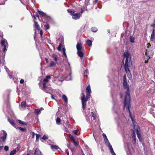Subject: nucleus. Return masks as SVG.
<instances>
[{
  "label": "nucleus",
  "instance_id": "obj_20",
  "mask_svg": "<svg viewBox=\"0 0 155 155\" xmlns=\"http://www.w3.org/2000/svg\"><path fill=\"white\" fill-rule=\"evenodd\" d=\"M26 102L25 101H23L22 102L21 104V106L22 108H24L26 107Z\"/></svg>",
  "mask_w": 155,
  "mask_h": 155
},
{
  "label": "nucleus",
  "instance_id": "obj_45",
  "mask_svg": "<svg viewBox=\"0 0 155 155\" xmlns=\"http://www.w3.org/2000/svg\"><path fill=\"white\" fill-rule=\"evenodd\" d=\"M102 135H103V137H104V140L105 139H106V138H107V136H106V134H104V133H103V134Z\"/></svg>",
  "mask_w": 155,
  "mask_h": 155
},
{
  "label": "nucleus",
  "instance_id": "obj_54",
  "mask_svg": "<svg viewBox=\"0 0 155 155\" xmlns=\"http://www.w3.org/2000/svg\"><path fill=\"white\" fill-rule=\"evenodd\" d=\"M6 72H7V74H9V70L8 69H6Z\"/></svg>",
  "mask_w": 155,
  "mask_h": 155
},
{
  "label": "nucleus",
  "instance_id": "obj_32",
  "mask_svg": "<svg viewBox=\"0 0 155 155\" xmlns=\"http://www.w3.org/2000/svg\"><path fill=\"white\" fill-rule=\"evenodd\" d=\"M63 52V54L64 55L66 58H67V55L65 53V49L64 48H63L62 49Z\"/></svg>",
  "mask_w": 155,
  "mask_h": 155
},
{
  "label": "nucleus",
  "instance_id": "obj_15",
  "mask_svg": "<svg viewBox=\"0 0 155 155\" xmlns=\"http://www.w3.org/2000/svg\"><path fill=\"white\" fill-rule=\"evenodd\" d=\"M34 154L35 155H41V152L37 148L35 150Z\"/></svg>",
  "mask_w": 155,
  "mask_h": 155
},
{
  "label": "nucleus",
  "instance_id": "obj_39",
  "mask_svg": "<svg viewBox=\"0 0 155 155\" xmlns=\"http://www.w3.org/2000/svg\"><path fill=\"white\" fill-rule=\"evenodd\" d=\"M33 17H34L35 19H36V17H37L39 19V16L38 15V13L37 12L36 13L35 15H34L33 16Z\"/></svg>",
  "mask_w": 155,
  "mask_h": 155
},
{
  "label": "nucleus",
  "instance_id": "obj_62",
  "mask_svg": "<svg viewBox=\"0 0 155 155\" xmlns=\"http://www.w3.org/2000/svg\"><path fill=\"white\" fill-rule=\"evenodd\" d=\"M51 97L52 98L54 99L53 96L52 95H51Z\"/></svg>",
  "mask_w": 155,
  "mask_h": 155
},
{
  "label": "nucleus",
  "instance_id": "obj_33",
  "mask_svg": "<svg viewBox=\"0 0 155 155\" xmlns=\"http://www.w3.org/2000/svg\"><path fill=\"white\" fill-rule=\"evenodd\" d=\"M18 129H19L21 131L25 132L26 131V129L24 128H22L21 127H18Z\"/></svg>",
  "mask_w": 155,
  "mask_h": 155
},
{
  "label": "nucleus",
  "instance_id": "obj_27",
  "mask_svg": "<svg viewBox=\"0 0 155 155\" xmlns=\"http://www.w3.org/2000/svg\"><path fill=\"white\" fill-rule=\"evenodd\" d=\"M41 110L36 109L35 110V113L37 114H39L41 113Z\"/></svg>",
  "mask_w": 155,
  "mask_h": 155
},
{
  "label": "nucleus",
  "instance_id": "obj_21",
  "mask_svg": "<svg viewBox=\"0 0 155 155\" xmlns=\"http://www.w3.org/2000/svg\"><path fill=\"white\" fill-rule=\"evenodd\" d=\"M67 11L68 12V13H70L71 14V15H72H72H73V14L74 13V10H73L69 9H68Z\"/></svg>",
  "mask_w": 155,
  "mask_h": 155
},
{
  "label": "nucleus",
  "instance_id": "obj_2",
  "mask_svg": "<svg viewBox=\"0 0 155 155\" xmlns=\"http://www.w3.org/2000/svg\"><path fill=\"white\" fill-rule=\"evenodd\" d=\"M124 56L126 58L124 65V69L126 73H130V69L132 68V63L131 59V55L128 51H125Z\"/></svg>",
  "mask_w": 155,
  "mask_h": 155
},
{
  "label": "nucleus",
  "instance_id": "obj_28",
  "mask_svg": "<svg viewBox=\"0 0 155 155\" xmlns=\"http://www.w3.org/2000/svg\"><path fill=\"white\" fill-rule=\"evenodd\" d=\"M56 63H56V62H54L53 61H51L50 64V67L54 66L56 64Z\"/></svg>",
  "mask_w": 155,
  "mask_h": 155
},
{
  "label": "nucleus",
  "instance_id": "obj_4",
  "mask_svg": "<svg viewBox=\"0 0 155 155\" xmlns=\"http://www.w3.org/2000/svg\"><path fill=\"white\" fill-rule=\"evenodd\" d=\"M81 100L82 104V108L83 110H85L86 107V103L90 97L87 95L86 97H85V95L84 93H82L81 94Z\"/></svg>",
  "mask_w": 155,
  "mask_h": 155
},
{
  "label": "nucleus",
  "instance_id": "obj_47",
  "mask_svg": "<svg viewBox=\"0 0 155 155\" xmlns=\"http://www.w3.org/2000/svg\"><path fill=\"white\" fill-rule=\"evenodd\" d=\"M70 124H69V122L68 121H67L66 122V126L68 127V128L69 127V126H70Z\"/></svg>",
  "mask_w": 155,
  "mask_h": 155
},
{
  "label": "nucleus",
  "instance_id": "obj_43",
  "mask_svg": "<svg viewBox=\"0 0 155 155\" xmlns=\"http://www.w3.org/2000/svg\"><path fill=\"white\" fill-rule=\"evenodd\" d=\"M155 33H152L151 35V39H153L154 38V36H155Z\"/></svg>",
  "mask_w": 155,
  "mask_h": 155
},
{
  "label": "nucleus",
  "instance_id": "obj_61",
  "mask_svg": "<svg viewBox=\"0 0 155 155\" xmlns=\"http://www.w3.org/2000/svg\"><path fill=\"white\" fill-rule=\"evenodd\" d=\"M17 150L18 151V150H19V148H18V147H17Z\"/></svg>",
  "mask_w": 155,
  "mask_h": 155
},
{
  "label": "nucleus",
  "instance_id": "obj_42",
  "mask_svg": "<svg viewBox=\"0 0 155 155\" xmlns=\"http://www.w3.org/2000/svg\"><path fill=\"white\" fill-rule=\"evenodd\" d=\"M78 131V130H74L73 131V133L75 135H77V132Z\"/></svg>",
  "mask_w": 155,
  "mask_h": 155
},
{
  "label": "nucleus",
  "instance_id": "obj_57",
  "mask_svg": "<svg viewBox=\"0 0 155 155\" xmlns=\"http://www.w3.org/2000/svg\"><path fill=\"white\" fill-rule=\"evenodd\" d=\"M154 32H155V29H153L152 33H155Z\"/></svg>",
  "mask_w": 155,
  "mask_h": 155
},
{
  "label": "nucleus",
  "instance_id": "obj_34",
  "mask_svg": "<svg viewBox=\"0 0 155 155\" xmlns=\"http://www.w3.org/2000/svg\"><path fill=\"white\" fill-rule=\"evenodd\" d=\"M35 135L36 136V140L38 141L39 140V138L40 137V135L38 134H36Z\"/></svg>",
  "mask_w": 155,
  "mask_h": 155
},
{
  "label": "nucleus",
  "instance_id": "obj_5",
  "mask_svg": "<svg viewBox=\"0 0 155 155\" xmlns=\"http://www.w3.org/2000/svg\"><path fill=\"white\" fill-rule=\"evenodd\" d=\"M129 113L130 117L131 119L133 121V124H134V122H133V118L131 116L130 113ZM134 129L136 130V132L137 133V136L139 138V139L140 141H142V138H141V134L140 133V129L139 127L137 126L136 127V126L134 125Z\"/></svg>",
  "mask_w": 155,
  "mask_h": 155
},
{
  "label": "nucleus",
  "instance_id": "obj_24",
  "mask_svg": "<svg viewBox=\"0 0 155 155\" xmlns=\"http://www.w3.org/2000/svg\"><path fill=\"white\" fill-rule=\"evenodd\" d=\"M130 41L131 43L134 42V38L132 36H130Z\"/></svg>",
  "mask_w": 155,
  "mask_h": 155
},
{
  "label": "nucleus",
  "instance_id": "obj_38",
  "mask_svg": "<svg viewBox=\"0 0 155 155\" xmlns=\"http://www.w3.org/2000/svg\"><path fill=\"white\" fill-rule=\"evenodd\" d=\"M49 25L48 24H47L45 25V27L46 29H48L49 28Z\"/></svg>",
  "mask_w": 155,
  "mask_h": 155
},
{
  "label": "nucleus",
  "instance_id": "obj_6",
  "mask_svg": "<svg viewBox=\"0 0 155 155\" xmlns=\"http://www.w3.org/2000/svg\"><path fill=\"white\" fill-rule=\"evenodd\" d=\"M1 44L2 45L3 47V51L5 52L7 50V48L8 46L7 41L5 39H3L1 40Z\"/></svg>",
  "mask_w": 155,
  "mask_h": 155
},
{
  "label": "nucleus",
  "instance_id": "obj_13",
  "mask_svg": "<svg viewBox=\"0 0 155 155\" xmlns=\"http://www.w3.org/2000/svg\"><path fill=\"white\" fill-rule=\"evenodd\" d=\"M77 51H80L82 50V46L81 43H78L77 45Z\"/></svg>",
  "mask_w": 155,
  "mask_h": 155
},
{
  "label": "nucleus",
  "instance_id": "obj_11",
  "mask_svg": "<svg viewBox=\"0 0 155 155\" xmlns=\"http://www.w3.org/2000/svg\"><path fill=\"white\" fill-rule=\"evenodd\" d=\"M91 92V91L90 88V85H88L86 88V92L87 95H88L90 97Z\"/></svg>",
  "mask_w": 155,
  "mask_h": 155
},
{
  "label": "nucleus",
  "instance_id": "obj_8",
  "mask_svg": "<svg viewBox=\"0 0 155 155\" xmlns=\"http://www.w3.org/2000/svg\"><path fill=\"white\" fill-rule=\"evenodd\" d=\"M3 132V136L0 138V141L1 142H4L7 138V134L5 131L2 130Z\"/></svg>",
  "mask_w": 155,
  "mask_h": 155
},
{
  "label": "nucleus",
  "instance_id": "obj_10",
  "mask_svg": "<svg viewBox=\"0 0 155 155\" xmlns=\"http://www.w3.org/2000/svg\"><path fill=\"white\" fill-rule=\"evenodd\" d=\"M104 141L105 142L107 146L109 148L110 150L111 149L112 150V146L110 144L108 139L107 138H106L104 140Z\"/></svg>",
  "mask_w": 155,
  "mask_h": 155
},
{
  "label": "nucleus",
  "instance_id": "obj_22",
  "mask_svg": "<svg viewBox=\"0 0 155 155\" xmlns=\"http://www.w3.org/2000/svg\"><path fill=\"white\" fill-rule=\"evenodd\" d=\"M17 152V150L16 149L13 150L11 151L9 155H14Z\"/></svg>",
  "mask_w": 155,
  "mask_h": 155
},
{
  "label": "nucleus",
  "instance_id": "obj_30",
  "mask_svg": "<svg viewBox=\"0 0 155 155\" xmlns=\"http://www.w3.org/2000/svg\"><path fill=\"white\" fill-rule=\"evenodd\" d=\"M97 30V28L96 27H92L91 28V31L93 32H95Z\"/></svg>",
  "mask_w": 155,
  "mask_h": 155
},
{
  "label": "nucleus",
  "instance_id": "obj_44",
  "mask_svg": "<svg viewBox=\"0 0 155 155\" xmlns=\"http://www.w3.org/2000/svg\"><path fill=\"white\" fill-rule=\"evenodd\" d=\"M4 149L6 151H7L8 150V147L7 146H5L4 147Z\"/></svg>",
  "mask_w": 155,
  "mask_h": 155
},
{
  "label": "nucleus",
  "instance_id": "obj_63",
  "mask_svg": "<svg viewBox=\"0 0 155 155\" xmlns=\"http://www.w3.org/2000/svg\"><path fill=\"white\" fill-rule=\"evenodd\" d=\"M39 109L41 110H43V109L42 108H41Z\"/></svg>",
  "mask_w": 155,
  "mask_h": 155
},
{
  "label": "nucleus",
  "instance_id": "obj_41",
  "mask_svg": "<svg viewBox=\"0 0 155 155\" xmlns=\"http://www.w3.org/2000/svg\"><path fill=\"white\" fill-rule=\"evenodd\" d=\"M48 138V136L45 135L42 137V139L44 140L47 139Z\"/></svg>",
  "mask_w": 155,
  "mask_h": 155
},
{
  "label": "nucleus",
  "instance_id": "obj_26",
  "mask_svg": "<svg viewBox=\"0 0 155 155\" xmlns=\"http://www.w3.org/2000/svg\"><path fill=\"white\" fill-rule=\"evenodd\" d=\"M71 74H70L66 77V80L67 81L71 80Z\"/></svg>",
  "mask_w": 155,
  "mask_h": 155
},
{
  "label": "nucleus",
  "instance_id": "obj_14",
  "mask_svg": "<svg viewBox=\"0 0 155 155\" xmlns=\"http://www.w3.org/2000/svg\"><path fill=\"white\" fill-rule=\"evenodd\" d=\"M8 121L9 122V123L14 127L16 128V125L14 121L12 120H11L9 118H8Z\"/></svg>",
  "mask_w": 155,
  "mask_h": 155
},
{
  "label": "nucleus",
  "instance_id": "obj_60",
  "mask_svg": "<svg viewBox=\"0 0 155 155\" xmlns=\"http://www.w3.org/2000/svg\"><path fill=\"white\" fill-rule=\"evenodd\" d=\"M107 32H108V33H110V30H109H109H107Z\"/></svg>",
  "mask_w": 155,
  "mask_h": 155
},
{
  "label": "nucleus",
  "instance_id": "obj_17",
  "mask_svg": "<svg viewBox=\"0 0 155 155\" xmlns=\"http://www.w3.org/2000/svg\"><path fill=\"white\" fill-rule=\"evenodd\" d=\"M38 12L40 16L43 17H45L46 16L45 13H44L43 12L39 10H38Z\"/></svg>",
  "mask_w": 155,
  "mask_h": 155
},
{
  "label": "nucleus",
  "instance_id": "obj_46",
  "mask_svg": "<svg viewBox=\"0 0 155 155\" xmlns=\"http://www.w3.org/2000/svg\"><path fill=\"white\" fill-rule=\"evenodd\" d=\"M87 71H88V70L87 69H86L85 70V71L84 73V75H87Z\"/></svg>",
  "mask_w": 155,
  "mask_h": 155
},
{
  "label": "nucleus",
  "instance_id": "obj_37",
  "mask_svg": "<svg viewBox=\"0 0 155 155\" xmlns=\"http://www.w3.org/2000/svg\"><path fill=\"white\" fill-rule=\"evenodd\" d=\"M110 151L111 153L113 155H116L115 153L114 152L113 149L112 148V150L111 149L110 150Z\"/></svg>",
  "mask_w": 155,
  "mask_h": 155
},
{
  "label": "nucleus",
  "instance_id": "obj_52",
  "mask_svg": "<svg viewBox=\"0 0 155 155\" xmlns=\"http://www.w3.org/2000/svg\"><path fill=\"white\" fill-rule=\"evenodd\" d=\"M151 26L152 27H153L154 28H155V24L153 23L152 24H151Z\"/></svg>",
  "mask_w": 155,
  "mask_h": 155
},
{
  "label": "nucleus",
  "instance_id": "obj_49",
  "mask_svg": "<svg viewBox=\"0 0 155 155\" xmlns=\"http://www.w3.org/2000/svg\"><path fill=\"white\" fill-rule=\"evenodd\" d=\"M40 35H41V37H42V35H43V32H42V30H40Z\"/></svg>",
  "mask_w": 155,
  "mask_h": 155
},
{
  "label": "nucleus",
  "instance_id": "obj_55",
  "mask_svg": "<svg viewBox=\"0 0 155 155\" xmlns=\"http://www.w3.org/2000/svg\"><path fill=\"white\" fill-rule=\"evenodd\" d=\"M83 12H84V10H83V9H82V8H81V13H80V14H81V15L82 14Z\"/></svg>",
  "mask_w": 155,
  "mask_h": 155
},
{
  "label": "nucleus",
  "instance_id": "obj_58",
  "mask_svg": "<svg viewBox=\"0 0 155 155\" xmlns=\"http://www.w3.org/2000/svg\"><path fill=\"white\" fill-rule=\"evenodd\" d=\"M3 148V146H0V150H1Z\"/></svg>",
  "mask_w": 155,
  "mask_h": 155
},
{
  "label": "nucleus",
  "instance_id": "obj_18",
  "mask_svg": "<svg viewBox=\"0 0 155 155\" xmlns=\"http://www.w3.org/2000/svg\"><path fill=\"white\" fill-rule=\"evenodd\" d=\"M62 98L63 101H64L66 103H67L68 102V98L67 96L65 95H63L62 96Z\"/></svg>",
  "mask_w": 155,
  "mask_h": 155
},
{
  "label": "nucleus",
  "instance_id": "obj_7",
  "mask_svg": "<svg viewBox=\"0 0 155 155\" xmlns=\"http://www.w3.org/2000/svg\"><path fill=\"white\" fill-rule=\"evenodd\" d=\"M63 80L59 77H55L53 79L54 82L56 84L60 85L61 84Z\"/></svg>",
  "mask_w": 155,
  "mask_h": 155
},
{
  "label": "nucleus",
  "instance_id": "obj_64",
  "mask_svg": "<svg viewBox=\"0 0 155 155\" xmlns=\"http://www.w3.org/2000/svg\"><path fill=\"white\" fill-rule=\"evenodd\" d=\"M67 155H69V153H67Z\"/></svg>",
  "mask_w": 155,
  "mask_h": 155
},
{
  "label": "nucleus",
  "instance_id": "obj_40",
  "mask_svg": "<svg viewBox=\"0 0 155 155\" xmlns=\"http://www.w3.org/2000/svg\"><path fill=\"white\" fill-rule=\"evenodd\" d=\"M70 138L71 140H72V141H73V143H74V142L76 141L75 139L72 136H71Z\"/></svg>",
  "mask_w": 155,
  "mask_h": 155
},
{
  "label": "nucleus",
  "instance_id": "obj_59",
  "mask_svg": "<svg viewBox=\"0 0 155 155\" xmlns=\"http://www.w3.org/2000/svg\"><path fill=\"white\" fill-rule=\"evenodd\" d=\"M32 133H33L32 137L33 138L34 137L35 133L33 132Z\"/></svg>",
  "mask_w": 155,
  "mask_h": 155
},
{
  "label": "nucleus",
  "instance_id": "obj_3",
  "mask_svg": "<svg viewBox=\"0 0 155 155\" xmlns=\"http://www.w3.org/2000/svg\"><path fill=\"white\" fill-rule=\"evenodd\" d=\"M51 76L52 75L47 76L46 78L44 79L43 81V86L44 89L43 90H44L45 92L47 93H50V91H51V88L50 87H47V84L50 79H51Z\"/></svg>",
  "mask_w": 155,
  "mask_h": 155
},
{
  "label": "nucleus",
  "instance_id": "obj_53",
  "mask_svg": "<svg viewBox=\"0 0 155 155\" xmlns=\"http://www.w3.org/2000/svg\"><path fill=\"white\" fill-rule=\"evenodd\" d=\"M64 127L65 128V131H66V132H68V129H67V128L66 127H65V126H64Z\"/></svg>",
  "mask_w": 155,
  "mask_h": 155
},
{
  "label": "nucleus",
  "instance_id": "obj_31",
  "mask_svg": "<svg viewBox=\"0 0 155 155\" xmlns=\"http://www.w3.org/2000/svg\"><path fill=\"white\" fill-rule=\"evenodd\" d=\"M18 122L20 124H21V125H26V124H25V122H24L23 121H22L20 120H18Z\"/></svg>",
  "mask_w": 155,
  "mask_h": 155
},
{
  "label": "nucleus",
  "instance_id": "obj_51",
  "mask_svg": "<svg viewBox=\"0 0 155 155\" xmlns=\"http://www.w3.org/2000/svg\"><path fill=\"white\" fill-rule=\"evenodd\" d=\"M20 82V83L22 84L24 82V80L23 79H21Z\"/></svg>",
  "mask_w": 155,
  "mask_h": 155
},
{
  "label": "nucleus",
  "instance_id": "obj_48",
  "mask_svg": "<svg viewBox=\"0 0 155 155\" xmlns=\"http://www.w3.org/2000/svg\"><path fill=\"white\" fill-rule=\"evenodd\" d=\"M61 45L60 44L59 46L58 47V50L59 51H61Z\"/></svg>",
  "mask_w": 155,
  "mask_h": 155
},
{
  "label": "nucleus",
  "instance_id": "obj_12",
  "mask_svg": "<svg viewBox=\"0 0 155 155\" xmlns=\"http://www.w3.org/2000/svg\"><path fill=\"white\" fill-rule=\"evenodd\" d=\"M52 57L53 58L55 62H56V63H57V61L59 58L58 56L55 54H53L52 55Z\"/></svg>",
  "mask_w": 155,
  "mask_h": 155
},
{
  "label": "nucleus",
  "instance_id": "obj_35",
  "mask_svg": "<svg viewBox=\"0 0 155 155\" xmlns=\"http://www.w3.org/2000/svg\"><path fill=\"white\" fill-rule=\"evenodd\" d=\"M56 123L57 124L61 122V119L60 118L57 117L56 120Z\"/></svg>",
  "mask_w": 155,
  "mask_h": 155
},
{
  "label": "nucleus",
  "instance_id": "obj_50",
  "mask_svg": "<svg viewBox=\"0 0 155 155\" xmlns=\"http://www.w3.org/2000/svg\"><path fill=\"white\" fill-rule=\"evenodd\" d=\"M74 144V145L75 146H77L78 145V143L77 142H76V141L74 142V143H73Z\"/></svg>",
  "mask_w": 155,
  "mask_h": 155
},
{
  "label": "nucleus",
  "instance_id": "obj_36",
  "mask_svg": "<svg viewBox=\"0 0 155 155\" xmlns=\"http://www.w3.org/2000/svg\"><path fill=\"white\" fill-rule=\"evenodd\" d=\"M132 137L134 139V141H136V135L135 134L134 132L133 133L132 135Z\"/></svg>",
  "mask_w": 155,
  "mask_h": 155
},
{
  "label": "nucleus",
  "instance_id": "obj_56",
  "mask_svg": "<svg viewBox=\"0 0 155 155\" xmlns=\"http://www.w3.org/2000/svg\"><path fill=\"white\" fill-rule=\"evenodd\" d=\"M8 74V75H9V77L10 78H12V75H10L9 74Z\"/></svg>",
  "mask_w": 155,
  "mask_h": 155
},
{
  "label": "nucleus",
  "instance_id": "obj_29",
  "mask_svg": "<svg viewBox=\"0 0 155 155\" xmlns=\"http://www.w3.org/2000/svg\"><path fill=\"white\" fill-rule=\"evenodd\" d=\"M92 117H93L94 119L95 120L96 119V115L95 112H92L91 113Z\"/></svg>",
  "mask_w": 155,
  "mask_h": 155
},
{
  "label": "nucleus",
  "instance_id": "obj_23",
  "mask_svg": "<svg viewBox=\"0 0 155 155\" xmlns=\"http://www.w3.org/2000/svg\"><path fill=\"white\" fill-rule=\"evenodd\" d=\"M86 43L90 46H92V41L90 40H87L86 42Z\"/></svg>",
  "mask_w": 155,
  "mask_h": 155
},
{
  "label": "nucleus",
  "instance_id": "obj_9",
  "mask_svg": "<svg viewBox=\"0 0 155 155\" xmlns=\"http://www.w3.org/2000/svg\"><path fill=\"white\" fill-rule=\"evenodd\" d=\"M81 16V14L80 13H75L72 15V18L74 19L77 20L79 19Z\"/></svg>",
  "mask_w": 155,
  "mask_h": 155
},
{
  "label": "nucleus",
  "instance_id": "obj_19",
  "mask_svg": "<svg viewBox=\"0 0 155 155\" xmlns=\"http://www.w3.org/2000/svg\"><path fill=\"white\" fill-rule=\"evenodd\" d=\"M34 22L35 23V27L36 28H37L38 30H39L40 29L39 26V25H38V22H37L36 21H35V19L34 20Z\"/></svg>",
  "mask_w": 155,
  "mask_h": 155
},
{
  "label": "nucleus",
  "instance_id": "obj_1",
  "mask_svg": "<svg viewBox=\"0 0 155 155\" xmlns=\"http://www.w3.org/2000/svg\"><path fill=\"white\" fill-rule=\"evenodd\" d=\"M123 85L124 89L126 90L125 91V99L124 102V107H126L127 110L130 113V90L128 85L127 82L126 76H124L123 78Z\"/></svg>",
  "mask_w": 155,
  "mask_h": 155
},
{
  "label": "nucleus",
  "instance_id": "obj_16",
  "mask_svg": "<svg viewBox=\"0 0 155 155\" xmlns=\"http://www.w3.org/2000/svg\"><path fill=\"white\" fill-rule=\"evenodd\" d=\"M77 54L81 58L83 57L84 55V53L82 51H77Z\"/></svg>",
  "mask_w": 155,
  "mask_h": 155
},
{
  "label": "nucleus",
  "instance_id": "obj_25",
  "mask_svg": "<svg viewBox=\"0 0 155 155\" xmlns=\"http://www.w3.org/2000/svg\"><path fill=\"white\" fill-rule=\"evenodd\" d=\"M51 148L53 150H54L55 149H58V146L56 145H52L51 146Z\"/></svg>",
  "mask_w": 155,
  "mask_h": 155
}]
</instances>
